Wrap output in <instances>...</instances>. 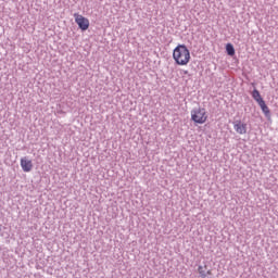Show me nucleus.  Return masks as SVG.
Listing matches in <instances>:
<instances>
[{"instance_id":"1","label":"nucleus","mask_w":278,"mask_h":278,"mask_svg":"<svg viewBox=\"0 0 278 278\" xmlns=\"http://www.w3.org/2000/svg\"><path fill=\"white\" fill-rule=\"evenodd\" d=\"M173 59L178 66H186L190 62V50L186 45H178L173 51Z\"/></svg>"},{"instance_id":"2","label":"nucleus","mask_w":278,"mask_h":278,"mask_svg":"<svg viewBox=\"0 0 278 278\" xmlns=\"http://www.w3.org/2000/svg\"><path fill=\"white\" fill-rule=\"evenodd\" d=\"M191 121L197 125H203L207 121V115L205 109L203 108H194L191 111Z\"/></svg>"},{"instance_id":"3","label":"nucleus","mask_w":278,"mask_h":278,"mask_svg":"<svg viewBox=\"0 0 278 278\" xmlns=\"http://www.w3.org/2000/svg\"><path fill=\"white\" fill-rule=\"evenodd\" d=\"M75 23L78 25V27L81 29V31H87L90 27V20L88 17H84L83 15H79L78 13L74 14Z\"/></svg>"},{"instance_id":"4","label":"nucleus","mask_w":278,"mask_h":278,"mask_svg":"<svg viewBox=\"0 0 278 278\" xmlns=\"http://www.w3.org/2000/svg\"><path fill=\"white\" fill-rule=\"evenodd\" d=\"M232 124H233V129L235 131H237V134L241 136L247 134V124L242 123V121L237 119L232 122Z\"/></svg>"},{"instance_id":"5","label":"nucleus","mask_w":278,"mask_h":278,"mask_svg":"<svg viewBox=\"0 0 278 278\" xmlns=\"http://www.w3.org/2000/svg\"><path fill=\"white\" fill-rule=\"evenodd\" d=\"M21 167L24 173H30L31 168H34V163L31 160H27V157L21 159Z\"/></svg>"},{"instance_id":"6","label":"nucleus","mask_w":278,"mask_h":278,"mask_svg":"<svg viewBox=\"0 0 278 278\" xmlns=\"http://www.w3.org/2000/svg\"><path fill=\"white\" fill-rule=\"evenodd\" d=\"M258 105L266 117L270 116V109H268V105H266V101H261Z\"/></svg>"},{"instance_id":"7","label":"nucleus","mask_w":278,"mask_h":278,"mask_svg":"<svg viewBox=\"0 0 278 278\" xmlns=\"http://www.w3.org/2000/svg\"><path fill=\"white\" fill-rule=\"evenodd\" d=\"M252 99H254V101H256V103H262V101H264V98H262V94L260 93V90L254 89L252 91Z\"/></svg>"},{"instance_id":"8","label":"nucleus","mask_w":278,"mask_h":278,"mask_svg":"<svg viewBox=\"0 0 278 278\" xmlns=\"http://www.w3.org/2000/svg\"><path fill=\"white\" fill-rule=\"evenodd\" d=\"M226 52H227V55H230V58H233V55H236V48H233L232 43L226 45Z\"/></svg>"},{"instance_id":"9","label":"nucleus","mask_w":278,"mask_h":278,"mask_svg":"<svg viewBox=\"0 0 278 278\" xmlns=\"http://www.w3.org/2000/svg\"><path fill=\"white\" fill-rule=\"evenodd\" d=\"M203 270H204V269H203V266L200 265V266L198 267V273H199V275H200L201 273H203Z\"/></svg>"},{"instance_id":"10","label":"nucleus","mask_w":278,"mask_h":278,"mask_svg":"<svg viewBox=\"0 0 278 278\" xmlns=\"http://www.w3.org/2000/svg\"><path fill=\"white\" fill-rule=\"evenodd\" d=\"M206 275H212V269H208V270L206 271Z\"/></svg>"},{"instance_id":"11","label":"nucleus","mask_w":278,"mask_h":278,"mask_svg":"<svg viewBox=\"0 0 278 278\" xmlns=\"http://www.w3.org/2000/svg\"><path fill=\"white\" fill-rule=\"evenodd\" d=\"M184 75H188V71H184Z\"/></svg>"}]
</instances>
